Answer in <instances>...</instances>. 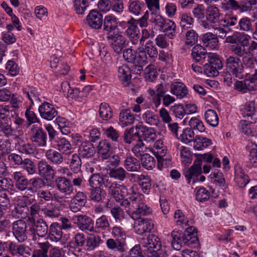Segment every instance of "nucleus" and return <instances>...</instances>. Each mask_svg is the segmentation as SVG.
<instances>
[{"mask_svg":"<svg viewBox=\"0 0 257 257\" xmlns=\"http://www.w3.org/2000/svg\"><path fill=\"white\" fill-rule=\"evenodd\" d=\"M226 68L228 74L224 77V81H226L227 85H229L232 83L231 74L236 77L240 78L243 71V67L239 58L233 56H230L226 59Z\"/></svg>","mask_w":257,"mask_h":257,"instance_id":"f257e3e1","label":"nucleus"},{"mask_svg":"<svg viewBox=\"0 0 257 257\" xmlns=\"http://www.w3.org/2000/svg\"><path fill=\"white\" fill-rule=\"evenodd\" d=\"M153 22L158 27L160 31L165 33L170 39L174 38L176 35V24L173 21L161 16H157Z\"/></svg>","mask_w":257,"mask_h":257,"instance_id":"f03ea898","label":"nucleus"},{"mask_svg":"<svg viewBox=\"0 0 257 257\" xmlns=\"http://www.w3.org/2000/svg\"><path fill=\"white\" fill-rule=\"evenodd\" d=\"M30 139L33 143L39 147L47 146V135L46 132L40 126L33 125L30 131Z\"/></svg>","mask_w":257,"mask_h":257,"instance_id":"7ed1b4c3","label":"nucleus"},{"mask_svg":"<svg viewBox=\"0 0 257 257\" xmlns=\"http://www.w3.org/2000/svg\"><path fill=\"white\" fill-rule=\"evenodd\" d=\"M223 64L217 55H214L203 64V72L209 77L217 76L218 70L222 69Z\"/></svg>","mask_w":257,"mask_h":257,"instance_id":"20e7f679","label":"nucleus"},{"mask_svg":"<svg viewBox=\"0 0 257 257\" xmlns=\"http://www.w3.org/2000/svg\"><path fill=\"white\" fill-rule=\"evenodd\" d=\"M30 235L33 240H36L37 237H44L48 233V227L46 222L42 219L34 221L29 228Z\"/></svg>","mask_w":257,"mask_h":257,"instance_id":"39448f33","label":"nucleus"},{"mask_svg":"<svg viewBox=\"0 0 257 257\" xmlns=\"http://www.w3.org/2000/svg\"><path fill=\"white\" fill-rule=\"evenodd\" d=\"M214 54H215L213 53H207L204 47L196 45L192 49L191 56L195 62L203 64L211 57L214 56Z\"/></svg>","mask_w":257,"mask_h":257,"instance_id":"423d86ee","label":"nucleus"},{"mask_svg":"<svg viewBox=\"0 0 257 257\" xmlns=\"http://www.w3.org/2000/svg\"><path fill=\"white\" fill-rule=\"evenodd\" d=\"M27 224L23 220L19 219L13 223V233L19 242H23L27 239Z\"/></svg>","mask_w":257,"mask_h":257,"instance_id":"0eeeda50","label":"nucleus"},{"mask_svg":"<svg viewBox=\"0 0 257 257\" xmlns=\"http://www.w3.org/2000/svg\"><path fill=\"white\" fill-rule=\"evenodd\" d=\"M144 198L143 195L134 193L127 198L123 199L119 204L123 208V210H124L132 218V214L135 212L137 202L140 199Z\"/></svg>","mask_w":257,"mask_h":257,"instance_id":"6e6552de","label":"nucleus"},{"mask_svg":"<svg viewBox=\"0 0 257 257\" xmlns=\"http://www.w3.org/2000/svg\"><path fill=\"white\" fill-rule=\"evenodd\" d=\"M142 246L147 248L148 252L151 253L153 255L157 254L156 250H160L161 244L159 237L154 234H150L147 238H142L141 241Z\"/></svg>","mask_w":257,"mask_h":257,"instance_id":"1a4fd4ad","label":"nucleus"},{"mask_svg":"<svg viewBox=\"0 0 257 257\" xmlns=\"http://www.w3.org/2000/svg\"><path fill=\"white\" fill-rule=\"evenodd\" d=\"M201 164L200 160H195L191 167L184 170L183 174L188 183H190L192 180L193 183L198 181V177L202 173Z\"/></svg>","mask_w":257,"mask_h":257,"instance_id":"9d476101","label":"nucleus"},{"mask_svg":"<svg viewBox=\"0 0 257 257\" xmlns=\"http://www.w3.org/2000/svg\"><path fill=\"white\" fill-rule=\"evenodd\" d=\"M127 26L125 32V35L132 44L137 45L140 37V30L137 26V21L134 18H131L127 21Z\"/></svg>","mask_w":257,"mask_h":257,"instance_id":"9b49d317","label":"nucleus"},{"mask_svg":"<svg viewBox=\"0 0 257 257\" xmlns=\"http://www.w3.org/2000/svg\"><path fill=\"white\" fill-rule=\"evenodd\" d=\"M107 39L112 41L111 45L113 50L118 54L121 53L126 42L125 37L119 33L113 32L107 33Z\"/></svg>","mask_w":257,"mask_h":257,"instance_id":"f8f14e48","label":"nucleus"},{"mask_svg":"<svg viewBox=\"0 0 257 257\" xmlns=\"http://www.w3.org/2000/svg\"><path fill=\"white\" fill-rule=\"evenodd\" d=\"M37 169L39 175L47 180L53 179L55 177V171L53 166L45 160L38 162Z\"/></svg>","mask_w":257,"mask_h":257,"instance_id":"ddd939ff","label":"nucleus"},{"mask_svg":"<svg viewBox=\"0 0 257 257\" xmlns=\"http://www.w3.org/2000/svg\"><path fill=\"white\" fill-rule=\"evenodd\" d=\"M134 220H135L134 231L138 234L150 232L154 227V223L150 219L141 218Z\"/></svg>","mask_w":257,"mask_h":257,"instance_id":"4468645a","label":"nucleus"},{"mask_svg":"<svg viewBox=\"0 0 257 257\" xmlns=\"http://www.w3.org/2000/svg\"><path fill=\"white\" fill-rule=\"evenodd\" d=\"M74 224L82 231H93V220L86 215H76L72 217Z\"/></svg>","mask_w":257,"mask_h":257,"instance_id":"2eb2a0df","label":"nucleus"},{"mask_svg":"<svg viewBox=\"0 0 257 257\" xmlns=\"http://www.w3.org/2000/svg\"><path fill=\"white\" fill-rule=\"evenodd\" d=\"M57 189L65 195L74 193V188L71 181L65 177H58L55 180Z\"/></svg>","mask_w":257,"mask_h":257,"instance_id":"dca6fc26","label":"nucleus"},{"mask_svg":"<svg viewBox=\"0 0 257 257\" xmlns=\"http://www.w3.org/2000/svg\"><path fill=\"white\" fill-rule=\"evenodd\" d=\"M136 129L139 131L140 141L143 140L148 143H152L156 139V131L153 128L139 124L136 125Z\"/></svg>","mask_w":257,"mask_h":257,"instance_id":"f3484780","label":"nucleus"},{"mask_svg":"<svg viewBox=\"0 0 257 257\" xmlns=\"http://www.w3.org/2000/svg\"><path fill=\"white\" fill-rule=\"evenodd\" d=\"M17 132V129L13 126V121L10 117H0V132L5 137L9 138L15 136Z\"/></svg>","mask_w":257,"mask_h":257,"instance_id":"a211bd4d","label":"nucleus"},{"mask_svg":"<svg viewBox=\"0 0 257 257\" xmlns=\"http://www.w3.org/2000/svg\"><path fill=\"white\" fill-rule=\"evenodd\" d=\"M39 112L42 118L51 120L57 116L58 112L53 105L44 102L39 107Z\"/></svg>","mask_w":257,"mask_h":257,"instance_id":"6ab92c4d","label":"nucleus"},{"mask_svg":"<svg viewBox=\"0 0 257 257\" xmlns=\"http://www.w3.org/2000/svg\"><path fill=\"white\" fill-rule=\"evenodd\" d=\"M87 23L93 29H100L103 23V16L99 12L92 10L87 16Z\"/></svg>","mask_w":257,"mask_h":257,"instance_id":"aec40b11","label":"nucleus"},{"mask_svg":"<svg viewBox=\"0 0 257 257\" xmlns=\"http://www.w3.org/2000/svg\"><path fill=\"white\" fill-rule=\"evenodd\" d=\"M9 250L13 255H30L31 253V248L24 244H16L10 242L9 244Z\"/></svg>","mask_w":257,"mask_h":257,"instance_id":"412c9836","label":"nucleus"},{"mask_svg":"<svg viewBox=\"0 0 257 257\" xmlns=\"http://www.w3.org/2000/svg\"><path fill=\"white\" fill-rule=\"evenodd\" d=\"M86 202V195L82 192H78L71 200L70 204V210L73 212H77L81 210L82 206L85 205Z\"/></svg>","mask_w":257,"mask_h":257,"instance_id":"4be33fe9","label":"nucleus"},{"mask_svg":"<svg viewBox=\"0 0 257 257\" xmlns=\"http://www.w3.org/2000/svg\"><path fill=\"white\" fill-rule=\"evenodd\" d=\"M16 188L19 191L28 190L29 181L21 171L15 172L13 175Z\"/></svg>","mask_w":257,"mask_h":257,"instance_id":"5701e85b","label":"nucleus"},{"mask_svg":"<svg viewBox=\"0 0 257 257\" xmlns=\"http://www.w3.org/2000/svg\"><path fill=\"white\" fill-rule=\"evenodd\" d=\"M107 247L113 251L120 253L125 251L126 243L125 240L119 238H108L106 241Z\"/></svg>","mask_w":257,"mask_h":257,"instance_id":"b1692460","label":"nucleus"},{"mask_svg":"<svg viewBox=\"0 0 257 257\" xmlns=\"http://www.w3.org/2000/svg\"><path fill=\"white\" fill-rule=\"evenodd\" d=\"M62 89L64 93L67 91V97L72 99H74L78 102H82V98L81 91L77 88H71L68 82L65 81L62 83Z\"/></svg>","mask_w":257,"mask_h":257,"instance_id":"393cba45","label":"nucleus"},{"mask_svg":"<svg viewBox=\"0 0 257 257\" xmlns=\"http://www.w3.org/2000/svg\"><path fill=\"white\" fill-rule=\"evenodd\" d=\"M143 199H140L137 202L135 212L132 214V219L141 218V216L147 215L152 212V209L144 202Z\"/></svg>","mask_w":257,"mask_h":257,"instance_id":"a878e982","label":"nucleus"},{"mask_svg":"<svg viewBox=\"0 0 257 257\" xmlns=\"http://www.w3.org/2000/svg\"><path fill=\"white\" fill-rule=\"evenodd\" d=\"M57 151L62 154L69 156L73 152V148L71 144L67 140L64 138H59L55 140Z\"/></svg>","mask_w":257,"mask_h":257,"instance_id":"bb28decb","label":"nucleus"},{"mask_svg":"<svg viewBox=\"0 0 257 257\" xmlns=\"http://www.w3.org/2000/svg\"><path fill=\"white\" fill-rule=\"evenodd\" d=\"M185 245L190 246L198 243L197 229L193 226H189L183 232Z\"/></svg>","mask_w":257,"mask_h":257,"instance_id":"cd10ccee","label":"nucleus"},{"mask_svg":"<svg viewBox=\"0 0 257 257\" xmlns=\"http://www.w3.org/2000/svg\"><path fill=\"white\" fill-rule=\"evenodd\" d=\"M45 156L53 164L59 165L64 162V157L57 150L50 149L45 153Z\"/></svg>","mask_w":257,"mask_h":257,"instance_id":"c85d7f7f","label":"nucleus"},{"mask_svg":"<svg viewBox=\"0 0 257 257\" xmlns=\"http://www.w3.org/2000/svg\"><path fill=\"white\" fill-rule=\"evenodd\" d=\"M95 152V148L90 142H84L80 145L78 149V155L82 158H90Z\"/></svg>","mask_w":257,"mask_h":257,"instance_id":"c756f323","label":"nucleus"},{"mask_svg":"<svg viewBox=\"0 0 257 257\" xmlns=\"http://www.w3.org/2000/svg\"><path fill=\"white\" fill-rule=\"evenodd\" d=\"M118 76L124 86H127L131 82L132 75L130 68L126 65L118 68Z\"/></svg>","mask_w":257,"mask_h":257,"instance_id":"7c9ffc66","label":"nucleus"},{"mask_svg":"<svg viewBox=\"0 0 257 257\" xmlns=\"http://www.w3.org/2000/svg\"><path fill=\"white\" fill-rule=\"evenodd\" d=\"M63 236L62 229L57 222L53 223L49 228V239L54 242L60 241Z\"/></svg>","mask_w":257,"mask_h":257,"instance_id":"2f4dec72","label":"nucleus"},{"mask_svg":"<svg viewBox=\"0 0 257 257\" xmlns=\"http://www.w3.org/2000/svg\"><path fill=\"white\" fill-rule=\"evenodd\" d=\"M38 248L33 250L32 257H48L49 249L52 244L48 241L38 243Z\"/></svg>","mask_w":257,"mask_h":257,"instance_id":"473e14b6","label":"nucleus"},{"mask_svg":"<svg viewBox=\"0 0 257 257\" xmlns=\"http://www.w3.org/2000/svg\"><path fill=\"white\" fill-rule=\"evenodd\" d=\"M171 236L172 238V245L176 250H179L183 245H186L183 232L174 230L171 232Z\"/></svg>","mask_w":257,"mask_h":257,"instance_id":"72a5a7b5","label":"nucleus"},{"mask_svg":"<svg viewBox=\"0 0 257 257\" xmlns=\"http://www.w3.org/2000/svg\"><path fill=\"white\" fill-rule=\"evenodd\" d=\"M170 91L179 99L184 97L188 93L186 86L181 82H175L172 83L171 85Z\"/></svg>","mask_w":257,"mask_h":257,"instance_id":"f704fd0d","label":"nucleus"},{"mask_svg":"<svg viewBox=\"0 0 257 257\" xmlns=\"http://www.w3.org/2000/svg\"><path fill=\"white\" fill-rule=\"evenodd\" d=\"M126 190L127 188L125 186L117 184L112 188L111 187L108 190V192L116 202L120 203L124 199L123 194Z\"/></svg>","mask_w":257,"mask_h":257,"instance_id":"c9c22d12","label":"nucleus"},{"mask_svg":"<svg viewBox=\"0 0 257 257\" xmlns=\"http://www.w3.org/2000/svg\"><path fill=\"white\" fill-rule=\"evenodd\" d=\"M134 115L131 113L130 109H123L119 113V123L122 127L133 124L134 121Z\"/></svg>","mask_w":257,"mask_h":257,"instance_id":"e433bc0d","label":"nucleus"},{"mask_svg":"<svg viewBox=\"0 0 257 257\" xmlns=\"http://www.w3.org/2000/svg\"><path fill=\"white\" fill-rule=\"evenodd\" d=\"M124 166L129 172H138L141 169L140 161L131 156H127L124 162Z\"/></svg>","mask_w":257,"mask_h":257,"instance_id":"4c0bfd02","label":"nucleus"},{"mask_svg":"<svg viewBox=\"0 0 257 257\" xmlns=\"http://www.w3.org/2000/svg\"><path fill=\"white\" fill-rule=\"evenodd\" d=\"M238 30L240 31L251 33L253 32L254 25L253 21L250 18L244 17L238 20Z\"/></svg>","mask_w":257,"mask_h":257,"instance_id":"58836bf2","label":"nucleus"},{"mask_svg":"<svg viewBox=\"0 0 257 257\" xmlns=\"http://www.w3.org/2000/svg\"><path fill=\"white\" fill-rule=\"evenodd\" d=\"M41 210L44 216L50 219L58 218L61 214L58 207L54 206L52 204H48Z\"/></svg>","mask_w":257,"mask_h":257,"instance_id":"ea45409f","label":"nucleus"},{"mask_svg":"<svg viewBox=\"0 0 257 257\" xmlns=\"http://www.w3.org/2000/svg\"><path fill=\"white\" fill-rule=\"evenodd\" d=\"M206 19L211 23L214 24L218 22L220 14L219 9L215 5H209L206 10Z\"/></svg>","mask_w":257,"mask_h":257,"instance_id":"a19ab883","label":"nucleus"},{"mask_svg":"<svg viewBox=\"0 0 257 257\" xmlns=\"http://www.w3.org/2000/svg\"><path fill=\"white\" fill-rule=\"evenodd\" d=\"M234 180L237 185L240 188L244 187L249 182L248 176L239 167L235 169Z\"/></svg>","mask_w":257,"mask_h":257,"instance_id":"79ce46f5","label":"nucleus"},{"mask_svg":"<svg viewBox=\"0 0 257 257\" xmlns=\"http://www.w3.org/2000/svg\"><path fill=\"white\" fill-rule=\"evenodd\" d=\"M202 40L204 46L211 49H215L218 44L217 36L211 33H207L203 35Z\"/></svg>","mask_w":257,"mask_h":257,"instance_id":"37998d69","label":"nucleus"},{"mask_svg":"<svg viewBox=\"0 0 257 257\" xmlns=\"http://www.w3.org/2000/svg\"><path fill=\"white\" fill-rule=\"evenodd\" d=\"M103 22V29L107 31L108 33H111V32L115 30L117 28V20L112 15L106 16Z\"/></svg>","mask_w":257,"mask_h":257,"instance_id":"c03bdc74","label":"nucleus"},{"mask_svg":"<svg viewBox=\"0 0 257 257\" xmlns=\"http://www.w3.org/2000/svg\"><path fill=\"white\" fill-rule=\"evenodd\" d=\"M222 5H226L227 9H231L234 11H238L241 13L246 12L249 10V7L244 2L239 3V2L235 0H228L225 4H222Z\"/></svg>","mask_w":257,"mask_h":257,"instance_id":"a18cd8bd","label":"nucleus"},{"mask_svg":"<svg viewBox=\"0 0 257 257\" xmlns=\"http://www.w3.org/2000/svg\"><path fill=\"white\" fill-rule=\"evenodd\" d=\"M143 50L146 53L148 59L150 58L155 60L158 56V49L152 41H148L146 43L145 47L143 48Z\"/></svg>","mask_w":257,"mask_h":257,"instance_id":"49530a36","label":"nucleus"},{"mask_svg":"<svg viewBox=\"0 0 257 257\" xmlns=\"http://www.w3.org/2000/svg\"><path fill=\"white\" fill-rule=\"evenodd\" d=\"M144 6V3L139 0H130L127 5L128 11L136 16L141 14Z\"/></svg>","mask_w":257,"mask_h":257,"instance_id":"de8ad7c7","label":"nucleus"},{"mask_svg":"<svg viewBox=\"0 0 257 257\" xmlns=\"http://www.w3.org/2000/svg\"><path fill=\"white\" fill-rule=\"evenodd\" d=\"M23 91L24 93L30 100L32 104L40 101L39 92L37 91L35 87L32 86L28 87V88H24Z\"/></svg>","mask_w":257,"mask_h":257,"instance_id":"09e8293b","label":"nucleus"},{"mask_svg":"<svg viewBox=\"0 0 257 257\" xmlns=\"http://www.w3.org/2000/svg\"><path fill=\"white\" fill-rule=\"evenodd\" d=\"M180 24L183 30H187L191 29L194 26V18L190 14L183 13L180 16Z\"/></svg>","mask_w":257,"mask_h":257,"instance_id":"8fccbe9b","label":"nucleus"},{"mask_svg":"<svg viewBox=\"0 0 257 257\" xmlns=\"http://www.w3.org/2000/svg\"><path fill=\"white\" fill-rule=\"evenodd\" d=\"M139 185L144 193L148 194L151 186V179L147 175H141L138 176Z\"/></svg>","mask_w":257,"mask_h":257,"instance_id":"3c124183","label":"nucleus"},{"mask_svg":"<svg viewBox=\"0 0 257 257\" xmlns=\"http://www.w3.org/2000/svg\"><path fill=\"white\" fill-rule=\"evenodd\" d=\"M85 234L81 232H77L69 242V245L71 248H77L83 246L85 244Z\"/></svg>","mask_w":257,"mask_h":257,"instance_id":"603ef678","label":"nucleus"},{"mask_svg":"<svg viewBox=\"0 0 257 257\" xmlns=\"http://www.w3.org/2000/svg\"><path fill=\"white\" fill-rule=\"evenodd\" d=\"M193 142H194V149L198 150H201L211 144L210 139L200 136H196Z\"/></svg>","mask_w":257,"mask_h":257,"instance_id":"864d4df0","label":"nucleus"},{"mask_svg":"<svg viewBox=\"0 0 257 257\" xmlns=\"http://www.w3.org/2000/svg\"><path fill=\"white\" fill-rule=\"evenodd\" d=\"M194 132L192 128L187 127L182 131L178 139L185 144H188L194 140Z\"/></svg>","mask_w":257,"mask_h":257,"instance_id":"5fc2aeb1","label":"nucleus"},{"mask_svg":"<svg viewBox=\"0 0 257 257\" xmlns=\"http://www.w3.org/2000/svg\"><path fill=\"white\" fill-rule=\"evenodd\" d=\"M143 119L145 122L151 125H158L159 123V118L153 111L147 110L142 115Z\"/></svg>","mask_w":257,"mask_h":257,"instance_id":"6e6d98bb","label":"nucleus"},{"mask_svg":"<svg viewBox=\"0 0 257 257\" xmlns=\"http://www.w3.org/2000/svg\"><path fill=\"white\" fill-rule=\"evenodd\" d=\"M29 184L31 187L28 188V191L32 192H37L38 190H40L46 185V183L44 180L39 177L31 178L29 180Z\"/></svg>","mask_w":257,"mask_h":257,"instance_id":"4d7b16f0","label":"nucleus"},{"mask_svg":"<svg viewBox=\"0 0 257 257\" xmlns=\"http://www.w3.org/2000/svg\"><path fill=\"white\" fill-rule=\"evenodd\" d=\"M81 157L77 154H73L70 160L69 168L74 173H78L81 170L82 161Z\"/></svg>","mask_w":257,"mask_h":257,"instance_id":"13d9d810","label":"nucleus"},{"mask_svg":"<svg viewBox=\"0 0 257 257\" xmlns=\"http://www.w3.org/2000/svg\"><path fill=\"white\" fill-rule=\"evenodd\" d=\"M99 114L103 120H108L112 117V111L109 104L106 102L101 103L99 105Z\"/></svg>","mask_w":257,"mask_h":257,"instance_id":"bf43d9fd","label":"nucleus"},{"mask_svg":"<svg viewBox=\"0 0 257 257\" xmlns=\"http://www.w3.org/2000/svg\"><path fill=\"white\" fill-rule=\"evenodd\" d=\"M204 116L206 122L210 125L215 127L218 125V116L215 110L213 109L206 110Z\"/></svg>","mask_w":257,"mask_h":257,"instance_id":"052dcab7","label":"nucleus"},{"mask_svg":"<svg viewBox=\"0 0 257 257\" xmlns=\"http://www.w3.org/2000/svg\"><path fill=\"white\" fill-rule=\"evenodd\" d=\"M97 148L98 152L100 154L102 159L107 157V156L112 152L110 145L109 143L106 140L101 141Z\"/></svg>","mask_w":257,"mask_h":257,"instance_id":"680f3d73","label":"nucleus"},{"mask_svg":"<svg viewBox=\"0 0 257 257\" xmlns=\"http://www.w3.org/2000/svg\"><path fill=\"white\" fill-rule=\"evenodd\" d=\"M28 211L29 208L26 203L23 200H19L15 205V209L13 210V213L18 215V217L21 215L23 217L26 216Z\"/></svg>","mask_w":257,"mask_h":257,"instance_id":"e2e57ef3","label":"nucleus"},{"mask_svg":"<svg viewBox=\"0 0 257 257\" xmlns=\"http://www.w3.org/2000/svg\"><path fill=\"white\" fill-rule=\"evenodd\" d=\"M101 239L97 235H91L86 238V247L88 251L94 250L99 245Z\"/></svg>","mask_w":257,"mask_h":257,"instance_id":"0e129e2a","label":"nucleus"},{"mask_svg":"<svg viewBox=\"0 0 257 257\" xmlns=\"http://www.w3.org/2000/svg\"><path fill=\"white\" fill-rule=\"evenodd\" d=\"M151 151V149L147 148L140 140L132 149V151L137 157L142 158L144 155L147 154L148 151Z\"/></svg>","mask_w":257,"mask_h":257,"instance_id":"69168bd1","label":"nucleus"},{"mask_svg":"<svg viewBox=\"0 0 257 257\" xmlns=\"http://www.w3.org/2000/svg\"><path fill=\"white\" fill-rule=\"evenodd\" d=\"M138 133H139V131L136 129V126L135 127H132L129 130H125L123 136L124 141L126 143L131 144L136 138L139 139V134Z\"/></svg>","mask_w":257,"mask_h":257,"instance_id":"338daca9","label":"nucleus"},{"mask_svg":"<svg viewBox=\"0 0 257 257\" xmlns=\"http://www.w3.org/2000/svg\"><path fill=\"white\" fill-rule=\"evenodd\" d=\"M126 172L122 167L117 168H113L109 170L108 173L109 176L110 178L117 179L120 181H123L126 178Z\"/></svg>","mask_w":257,"mask_h":257,"instance_id":"774afa93","label":"nucleus"}]
</instances>
